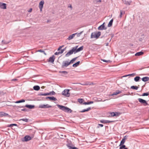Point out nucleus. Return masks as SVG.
I'll return each instance as SVG.
<instances>
[{
    "mask_svg": "<svg viewBox=\"0 0 149 149\" xmlns=\"http://www.w3.org/2000/svg\"><path fill=\"white\" fill-rule=\"evenodd\" d=\"M66 146L69 148V149H78L76 147H72L71 146V145L70 144H67Z\"/></svg>",
    "mask_w": 149,
    "mask_h": 149,
    "instance_id": "obj_17",
    "label": "nucleus"
},
{
    "mask_svg": "<svg viewBox=\"0 0 149 149\" xmlns=\"http://www.w3.org/2000/svg\"><path fill=\"white\" fill-rule=\"evenodd\" d=\"M49 94H48V93H43V96L48 95H49Z\"/></svg>",
    "mask_w": 149,
    "mask_h": 149,
    "instance_id": "obj_52",
    "label": "nucleus"
},
{
    "mask_svg": "<svg viewBox=\"0 0 149 149\" xmlns=\"http://www.w3.org/2000/svg\"><path fill=\"white\" fill-rule=\"evenodd\" d=\"M135 74H136L135 73H134L132 74H127V75L128 76H134Z\"/></svg>",
    "mask_w": 149,
    "mask_h": 149,
    "instance_id": "obj_49",
    "label": "nucleus"
},
{
    "mask_svg": "<svg viewBox=\"0 0 149 149\" xmlns=\"http://www.w3.org/2000/svg\"><path fill=\"white\" fill-rule=\"evenodd\" d=\"M101 35V32L98 31L96 32H93L92 33L91 38H96L97 39Z\"/></svg>",
    "mask_w": 149,
    "mask_h": 149,
    "instance_id": "obj_2",
    "label": "nucleus"
},
{
    "mask_svg": "<svg viewBox=\"0 0 149 149\" xmlns=\"http://www.w3.org/2000/svg\"><path fill=\"white\" fill-rule=\"evenodd\" d=\"M70 63L67 61H63L62 65V68H63L64 67H67L70 64Z\"/></svg>",
    "mask_w": 149,
    "mask_h": 149,
    "instance_id": "obj_6",
    "label": "nucleus"
},
{
    "mask_svg": "<svg viewBox=\"0 0 149 149\" xmlns=\"http://www.w3.org/2000/svg\"><path fill=\"white\" fill-rule=\"evenodd\" d=\"M0 8L3 9H6V4L2 2H0Z\"/></svg>",
    "mask_w": 149,
    "mask_h": 149,
    "instance_id": "obj_10",
    "label": "nucleus"
},
{
    "mask_svg": "<svg viewBox=\"0 0 149 149\" xmlns=\"http://www.w3.org/2000/svg\"><path fill=\"white\" fill-rule=\"evenodd\" d=\"M105 23L104 22L98 28V29L100 30H106L107 28L105 27L104 25Z\"/></svg>",
    "mask_w": 149,
    "mask_h": 149,
    "instance_id": "obj_8",
    "label": "nucleus"
},
{
    "mask_svg": "<svg viewBox=\"0 0 149 149\" xmlns=\"http://www.w3.org/2000/svg\"><path fill=\"white\" fill-rule=\"evenodd\" d=\"M39 108H51L52 107V106L49 105L48 104H47L46 105L45 104H41L39 106Z\"/></svg>",
    "mask_w": 149,
    "mask_h": 149,
    "instance_id": "obj_7",
    "label": "nucleus"
},
{
    "mask_svg": "<svg viewBox=\"0 0 149 149\" xmlns=\"http://www.w3.org/2000/svg\"><path fill=\"white\" fill-rule=\"evenodd\" d=\"M59 52H56L55 53H54V54L56 55H58L59 54Z\"/></svg>",
    "mask_w": 149,
    "mask_h": 149,
    "instance_id": "obj_53",
    "label": "nucleus"
},
{
    "mask_svg": "<svg viewBox=\"0 0 149 149\" xmlns=\"http://www.w3.org/2000/svg\"><path fill=\"white\" fill-rule=\"evenodd\" d=\"M43 93H40L38 94V95H42V96H43Z\"/></svg>",
    "mask_w": 149,
    "mask_h": 149,
    "instance_id": "obj_58",
    "label": "nucleus"
},
{
    "mask_svg": "<svg viewBox=\"0 0 149 149\" xmlns=\"http://www.w3.org/2000/svg\"><path fill=\"white\" fill-rule=\"evenodd\" d=\"M125 141L124 139H122V140L120 142L119 146H121V145H124V143Z\"/></svg>",
    "mask_w": 149,
    "mask_h": 149,
    "instance_id": "obj_38",
    "label": "nucleus"
},
{
    "mask_svg": "<svg viewBox=\"0 0 149 149\" xmlns=\"http://www.w3.org/2000/svg\"><path fill=\"white\" fill-rule=\"evenodd\" d=\"M91 109V107H88V108H87V109H84L82 110L81 111H80V112H81V113L86 112L88 111H89Z\"/></svg>",
    "mask_w": 149,
    "mask_h": 149,
    "instance_id": "obj_23",
    "label": "nucleus"
},
{
    "mask_svg": "<svg viewBox=\"0 0 149 149\" xmlns=\"http://www.w3.org/2000/svg\"><path fill=\"white\" fill-rule=\"evenodd\" d=\"M100 122L102 123H110L113 122V121H110L105 120H102L100 121Z\"/></svg>",
    "mask_w": 149,
    "mask_h": 149,
    "instance_id": "obj_11",
    "label": "nucleus"
},
{
    "mask_svg": "<svg viewBox=\"0 0 149 149\" xmlns=\"http://www.w3.org/2000/svg\"><path fill=\"white\" fill-rule=\"evenodd\" d=\"M128 136H125L124 137L123 139H124L125 141L127 139Z\"/></svg>",
    "mask_w": 149,
    "mask_h": 149,
    "instance_id": "obj_50",
    "label": "nucleus"
},
{
    "mask_svg": "<svg viewBox=\"0 0 149 149\" xmlns=\"http://www.w3.org/2000/svg\"><path fill=\"white\" fill-rule=\"evenodd\" d=\"M21 111H27V109H21Z\"/></svg>",
    "mask_w": 149,
    "mask_h": 149,
    "instance_id": "obj_55",
    "label": "nucleus"
},
{
    "mask_svg": "<svg viewBox=\"0 0 149 149\" xmlns=\"http://www.w3.org/2000/svg\"><path fill=\"white\" fill-rule=\"evenodd\" d=\"M68 7L70 8H71V10L72 9V5H70L68 6Z\"/></svg>",
    "mask_w": 149,
    "mask_h": 149,
    "instance_id": "obj_57",
    "label": "nucleus"
},
{
    "mask_svg": "<svg viewBox=\"0 0 149 149\" xmlns=\"http://www.w3.org/2000/svg\"><path fill=\"white\" fill-rule=\"evenodd\" d=\"M24 141H25L26 142L31 139V137L29 136H26L24 138Z\"/></svg>",
    "mask_w": 149,
    "mask_h": 149,
    "instance_id": "obj_14",
    "label": "nucleus"
},
{
    "mask_svg": "<svg viewBox=\"0 0 149 149\" xmlns=\"http://www.w3.org/2000/svg\"><path fill=\"white\" fill-rule=\"evenodd\" d=\"M17 79H12L11 81H17Z\"/></svg>",
    "mask_w": 149,
    "mask_h": 149,
    "instance_id": "obj_56",
    "label": "nucleus"
},
{
    "mask_svg": "<svg viewBox=\"0 0 149 149\" xmlns=\"http://www.w3.org/2000/svg\"><path fill=\"white\" fill-rule=\"evenodd\" d=\"M121 93V91H120L118 90L116 92H114L112 94V95H116L117 94Z\"/></svg>",
    "mask_w": 149,
    "mask_h": 149,
    "instance_id": "obj_24",
    "label": "nucleus"
},
{
    "mask_svg": "<svg viewBox=\"0 0 149 149\" xmlns=\"http://www.w3.org/2000/svg\"><path fill=\"white\" fill-rule=\"evenodd\" d=\"M115 114L116 115L115 116H118L119 115V114H118V113L117 112H115Z\"/></svg>",
    "mask_w": 149,
    "mask_h": 149,
    "instance_id": "obj_54",
    "label": "nucleus"
},
{
    "mask_svg": "<svg viewBox=\"0 0 149 149\" xmlns=\"http://www.w3.org/2000/svg\"><path fill=\"white\" fill-rule=\"evenodd\" d=\"M127 76H128L127 75H125V76H124L123 77H127Z\"/></svg>",
    "mask_w": 149,
    "mask_h": 149,
    "instance_id": "obj_64",
    "label": "nucleus"
},
{
    "mask_svg": "<svg viewBox=\"0 0 149 149\" xmlns=\"http://www.w3.org/2000/svg\"><path fill=\"white\" fill-rule=\"evenodd\" d=\"M13 126H17V125L16 124H10V125H8L7 126V127H13Z\"/></svg>",
    "mask_w": 149,
    "mask_h": 149,
    "instance_id": "obj_35",
    "label": "nucleus"
},
{
    "mask_svg": "<svg viewBox=\"0 0 149 149\" xmlns=\"http://www.w3.org/2000/svg\"><path fill=\"white\" fill-rule=\"evenodd\" d=\"M22 120L26 122H28L29 119L27 118H22L19 120V121Z\"/></svg>",
    "mask_w": 149,
    "mask_h": 149,
    "instance_id": "obj_34",
    "label": "nucleus"
},
{
    "mask_svg": "<svg viewBox=\"0 0 149 149\" xmlns=\"http://www.w3.org/2000/svg\"><path fill=\"white\" fill-rule=\"evenodd\" d=\"M80 84L84 86H85V85H93V83H90L89 82H87L84 84Z\"/></svg>",
    "mask_w": 149,
    "mask_h": 149,
    "instance_id": "obj_27",
    "label": "nucleus"
},
{
    "mask_svg": "<svg viewBox=\"0 0 149 149\" xmlns=\"http://www.w3.org/2000/svg\"><path fill=\"white\" fill-rule=\"evenodd\" d=\"M132 2V1L131 0H129L128 1L125 0L124 1V3L125 4H126V5H130Z\"/></svg>",
    "mask_w": 149,
    "mask_h": 149,
    "instance_id": "obj_19",
    "label": "nucleus"
},
{
    "mask_svg": "<svg viewBox=\"0 0 149 149\" xmlns=\"http://www.w3.org/2000/svg\"><path fill=\"white\" fill-rule=\"evenodd\" d=\"M44 2L42 0L39 3V7L40 9V11L42 10V9L43 7V5L44 4Z\"/></svg>",
    "mask_w": 149,
    "mask_h": 149,
    "instance_id": "obj_9",
    "label": "nucleus"
},
{
    "mask_svg": "<svg viewBox=\"0 0 149 149\" xmlns=\"http://www.w3.org/2000/svg\"><path fill=\"white\" fill-rule=\"evenodd\" d=\"M101 60L103 61V62H107V63H108V62H110V61L109 60H106L105 59H101Z\"/></svg>",
    "mask_w": 149,
    "mask_h": 149,
    "instance_id": "obj_48",
    "label": "nucleus"
},
{
    "mask_svg": "<svg viewBox=\"0 0 149 149\" xmlns=\"http://www.w3.org/2000/svg\"><path fill=\"white\" fill-rule=\"evenodd\" d=\"M37 52H40L43 53L44 54L46 55H47L46 53L45 52V51L44 50H42V49H40L38 50Z\"/></svg>",
    "mask_w": 149,
    "mask_h": 149,
    "instance_id": "obj_40",
    "label": "nucleus"
},
{
    "mask_svg": "<svg viewBox=\"0 0 149 149\" xmlns=\"http://www.w3.org/2000/svg\"><path fill=\"white\" fill-rule=\"evenodd\" d=\"M93 101H90L88 102H85L83 103V104L85 105L93 103Z\"/></svg>",
    "mask_w": 149,
    "mask_h": 149,
    "instance_id": "obj_37",
    "label": "nucleus"
},
{
    "mask_svg": "<svg viewBox=\"0 0 149 149\" xmlns=\"http://www.w3.org/2000/svg\"><path fill=\"white\" fill-rule=\"evenodd\" d=\"M48 93V94H49V95H54L56 93L53 91H52L51 92H50L49 93Z\"/></svg>",
    "mask_w": 149,
    "mask_h": 149,
    "instance_id": "obj_39",
    "label": "nucleus"
},
{
    "mask_svg": "<svg viewBox=\"0 0 149 149\" xmlns=\"http://www.w3.org/2000/svg\"><path fill=\"white\" fill-rule=\"evenodd\" d=\"M149 95V93H143L142 95V96H147L148 95Z\"/></svg>",
    "mask_w": 149,
    "mask_h": 149,
    "instance_id": "obj_43",
    "label": "nucleus"
},
{
    "mask_svg": "<svg viewBox=\"0 0 149 149\" xmlns=\"http://www.w3.org/2000/svg\"><path fill=\"white\" fill-rule=\"evenodd\" d=\"M33 89L35 91H38L40 90V87L38 85L35 86L33 87Z\"/></svg>",
    "mask_w": 149,
    "mask_h": 149,
    "instance_id": "obj_22",
    "label": "nucleus"
},
{
    "mask_svg": "<svg viewBox=\"0 0 149 149\" xmlns=\"http://www.w3.org/2000/svg\"><path fill=\"white\" fill-rule=\"evenodd\" d=\"M140 78L139 76H136L134 78V80L136 82H138L139 81Z\"/></svg>",
    "mask_w": 149,
    "mask_h": 149,
    "instance_id": "obj_29",
    "label": "nucleus"
},
{
    "mask_svg": "<svg viewBox=\"0 0 149 149\" xmlns=\"http://www.w3.org/2000/svg\"><path fill=\"white\" fill-rule=\"evenodd\" d=\"M9 42H6L4 40H3L2 41V43L3 44H7L9 43Z\"/></svg>",
    "mask_w": 149,
    "mask_h": 149,
    "instance_id": "obj_42",
    "label": "nucleus"
},
{
    "mask_svg": "<svg viewBox=\"0 0 149 149\" xmlns=\"http://www.w3.org/2000/svg\"><path fill=\"white\" fill-rule=\"evenodd\" d=\"M142 80L143 81L146 82L149 80V77H144L142 78Z\"/></svg>",
    "mask_w": 149,
    "mask_h": 149,
    "instance_id": "obj_21",
    "label": "nucleus"
},
{
    "mask_svg": "<svg viewBox=\"0 0 149 149\" xmlns=\"http://www.w3.org/2000/svg\"><path fill=\"white\" fill-rule=\"evenodd\" d=\"M57 106L59 109L65 112L71 113L72 111V110L70 109L67 107L59 104H57Z\"/></svg>",
    "mask_w": 149,
    "mask_h": 149,
    "instance_id": "obj_1",
    "label": "nucleus"
},
{
    "mask_svg": "<svg viewBox=\"0 0 149 149\" xmlns=\"http://www.w3.org/2000/svg\"><path fill=\"white\" fill-rule=\"evenodd\" d=\"M125 13V12L122 10H120V14L119 15V17L121 18L122 17V15L123 14H124Z\"/></svg>",
    "mask_w": 149,
    "mask_h": 149,
    "instance_id": "obj_33",
    "label": "nucleus"
},
{
    "mask_svg": "<svg viewBox=\"0 0 149 149\" xmlns=\"http://www.w3.org/2000/svg\"><path fill=\"white\" fill-rule=\"evenodd\" d=\"M55 58L54 56L53 55L52 56L50 57L49 59L48 62H50L52 63H53L54 61Z\"/></svg>",
    "mask_w": 149,
    "mask_h": 149,
    "instance_id": "obj_12",
    "label": "nucleus"
},
{
    "mask_svg": "<svg viewBox=\"0 0 149 149\" xmlns=\"http://www.w3.org/2000/svg\"><path fill=\"white\" fill-rule=\"evenodd\" d=\"M105 45L106 46H108L109 45V43L108 42H107V43H105Z\"/></svg>",
    "mask_w": 149,
    "mask_h": 149,
    "instance_id": "obj_61",
    "label": "nucleus"
},
{
    "mask_svg": "<svg viewBox=\"0 0 149 149\" xmlns=\"http://www.w3.org/2000/svg\"><path fill=\"white\" fill-rule=\"evenodd\" d=\"M8 114L4 112H0V117H2L3 116H8Z\"/></svg>",
    "mask_w": 149,
    "mask_h": 149,
    "instance_id": "obj_20",
    "label": "nucleus"
},
{
    "mask_svg": "<svg viewBox=\"0 0 149 149\" xmlns=\"http://www.w3.org/2000/svg\"><path fill=\"white\" fill-rule=\"evenodd\" d=\"M25 100H24L22 99L17 101H16L15 103H18L21 102H25Z\"/></svg>",
    "mask_w": 149,
    "mask_h": 149,
    "instance_id": "obj_32",
    "label": "nucleus"
},
{
    "mask_svg": "<svg viewBox=\"0 0 149 149\" xmlns=\"http://www.w3.org/2000/svg\"><path fill=\"white\" fill-rule=\"evenodd\" d=\"M75 49H74V47H72V49L70 50L65 55L66 57L69 56L70 55L72 54L73 53L75 54Z\"/></svg>",
    "mask_w": 149,
    "mask_h": 149,
    "instance_id": "obj_4",
    "label": "nucleus"
},
{
    "mask_svg": "<svg viewBox=\"0 0 149 149\" xmlns=\"http://www.w3.org/2000/svg\"><path fill=\"white\" fill-rule=\"evenodd\" d=\"M32 10V9L30 8L29 9V12H31V11Z\"/></svg>",
    "mask_w": 149,
    "mask_h": 149,
    "instance_id": "obj_62",
    "label": "nucleus"
},
{
    "mask_svg": "<svg viewBox=\"0 0 149 149\" xmlns=\"http://www.w3.org/2000/svg\"><path fill=\"white\" fill-rule=\"evenodd\" d=\"M96 2H101V0H96Z\"/></svg>",
    "mask_w": 149,
    "mask_h": 149,
    "instance_id": "obj_59",
    "label": "nucleus"
},
{
    "mask_svg": "<svg viewBox=\"0 0 149 149\" xmlns=\"http://www.w3.org/2000/svg\"><path fill=\"white\" fill-rule=\"evenodd\" d=\"M98 126L97 127V128H99V127H103V126H104L102 124H98Z\"/></svg>",
    "mask_w": 149,
    "mask_h": 149,
    "instance_id": "obj_47",
    "label": "nucleus"
},
{
    "mask_svg": "<svg viewBox=\"0 0 149 149\" xmlns=\"http://www.w3.org/2000/svg\"><path fill=\"white\" fill-rule=\"evenodd\" d=\"M78 57H76L74 58H73L72 60H71L70 62H69L70 63V64L71 63H72L74 62L76 60V59Z\"/></svg>",
    "mask_w": 149,
    "mask_h": 149,
    "instance_id": "obj_36",
    "label": "nucleus"
},
{
    "mask_svg": "<svg viewBox=\"0 0 149 149\" xmlns=\"http://www.w3.org/2000/svg\"><path fill=\"white\" fill-rule=\"evenodd\" d=\"M113 19H112L109 22L108 25V27H110L111 26H112L113 22Z\"/></svg>",
    "mask_w": 149,
    "mask_h": 149,
    "instance_id": "obj_26",
    "label": "nucleus"
},
{
    "mask_svg": "<svg viewBox=\"0 0 149 149\" xmlns=\"http://www.w3.org/2000/svg\"><path fill=\"white\" fill-rule=\"evenodd\" d=\"M139 40L141 41H142V38H139Z\"/></svg>",
    "mask_w": 149,
    "mask_h": 149,
    "instance_id": "obj_63",
    "label": "nucleus"
},
{
    "mask_svg": "<svg viewBox=\"0 0 149 149\" xmlns=\"http://www.w3.org/2000/svg\"><path fill=\"white\" fill-rule=\"evenodd\" d=\"M78 46H77L74 47V49H75V53H76L77 52H79L82 50L83 49V46H81V47L77 49Z\"/></svg>",
    "mask_w": 149,
    "mask_h": 149,
    "instance_id": "obj_5",
    "label": "nucleus"
},
{
    "mask_svg": "<svg viewBox=\"0 0 149 149\" xmlns=\"http://www.w3.org/2000/svg\"><path fill=\"white\" fill-rule=\"evenodd\" d=\"M25 107L30 109H32L34 108L35 106L32 105L26 104L25 105Z\"/></svg>",
    "mask_w": 149,
    "mask_h": 149,
    "instance_id": "obj_18",
    "label": "nucleus"
},
{
    "mask_svg": "<svg viewBox=\"0 0 149 149\" xmlns=\"http://www.w3.org/2000/svg\"><path fill=\"white\" fill-rule=\"evenodd\" d=\"M70 90L69 89H65L62 92V94L66 97H68L70 96V94L69 92Z\"/></svg>",
    "mask_w": 149,
    "mask_h": 149,
    "instance_id": "obj_3",
    "label": "nucleus"
},
{
    "mask_svg": "<svg viewBox=\"0 0 149 149\" xmlns=\"http://www.w3.org/2000/svg\"><path fill=\"white\" fill-rule=\"evenodd\" d=\"M120 146V149H127L124 145H121V146Z\"/></svg>",
    "mask_w": 149,
    "mask_h": 149,
    "instance_id": "obj_31",
    "label": "nucleus"
},
{
    "mask_svg": "<svg viewBox=\"0 0 149 149\" xmlns=\"http://www.w3.org/2000/svg\"><path fill=\"white\" fill-rule=\"evenodd\" d=\"M64 52V50H62V49L59 52L60 54H61L63 53Z\"/></svg>",
    "mask_w": 149,
    "mask_h": 149,
    "instance_id": "obj_51",
    "label": "nucleus"
},
{
    "mask_svg": "<svg viewBox=\"0 0 149 149\" xmlns=\"http://www.w3.org/2000/svg\"><path fill=\"white\" fill-rule=\"evenodd\" d=\"M59 72L60 73H62L64 74L65 75L67 74H68V72L66 71H60Z\"/></svg>",
    "mask_w": 149,
    "mask_h": 149,
    "instance_id": "obj_41",
    "label": "nucleus"
},
{
    "mask_svg": "<svg viewBox=\"0 0 149 149\" xmlns=\"http://www.w3.org/2000/svg\"><path fill=\"white\" fill-rule=\"evenodd\" d=\"M83 31H82L79 33H77L76 34L77 35V36L78 37L79 36H80V35L83 33Z\"/></svg>",
    "mask_w": 149,
    "mask_h": 149,
    "instance_id": "obj_46",
    "label": "nucleus"
},
{
    "mask_svg": "<svg viewBox=\"0 0 149 149\" xmlns=\"http://www.w3.org/2000/svg\"><path fill=\"white\" fill-rule=\"evenodd\" d=\"M64 45H62L61 46H60L59 47L61 49L62 48V47H64Z\"/></svg>",
    "mask_w": 149,
    "mask_h": 149,
    "instance_id": "obj_60",
    "label": "nucleus"
},
{
    "mask_svg": "<svg viewBox=\"0 0 149 149\" xmlns=\"http://www.w3.org/2000/svg\"><path fill=\"white\" fill-rule=\"evenodd\" d=\"M143 54V52H140L136 53L135 54V56H141Z\"/></svg>",
    "mask_w": 149,
    "mask_h": 149,
    "instance_id": "obj_25",
    "label": "nucleus"
},
{
    "mask_svg": "<svg viewBox=\"0 0 149 149\" xmlns=\"http://www.w3.org/2000/svg\"><path fill=\"white\" fill-rule=\"evenodd\" d=\"M138 100L139 102L141 103L145 104L146 105H146L148 104L146 101L144 100H143L141 98H139L138 99Z\"/></svg>",
    "mask_w": 149,
    "mask_h": 149,
    "instance_id": "obj_13",
    "label": "nucleus"
},
{
    "mask_svg": "<svg viewBox=\"0 0 149 149\" xmlns=\"http://www.w3.org/2000/svg\"><path fill=\"white\" fill-rule=\"evenodd\" d=\"M77 33H76L70 35L68 38L67 39L68 40H70L72 39Z\"/></svg>",
    "mask_w": 149,
    "mask_h": 149,
    "instance_id": "obj_15",
    "label": "nucleus"
},
{
    "mask_svg": "<svg viewBox=\"0 0 149 149\" xmlns=\"http://www.w3.org/2000/svg\"><path fill=\"white\" fill-rule=\"evenodd\" d=\"M115 112H112L110 113V115L111 116H116V115L115 114Z\"/></svg>",
    "mask_w": 149,
    "mask_h": 149,
    "instance_id": "obj_45",
    "label": "nucleus"
},
{
    "mask_svg": "<svg viewBox=\"0 0 149 149\" xmlns=\"http://www.w3.org/2000/svg\"><path fill=\"white\" fill-rule=\"evenodd\" d=\"M83 100L82 99H79L78 100V102L80 103H82L83 102Z\"/></svg>",
    "mask_w": 149,
    "mask_h": 149,
    "instance_id": "obj_44",
    "label": "nucleus"
},
{
    "mask_svg": "<svg viewBox=\"0 0 149 149\" xmlns=\"http://www.w3.org/2000/svg\"><path fill=\"white\" fill-rule=\"evenodd\" d=\"M80 63V62L79 61H78L76 63L72 65V66L74 67H77L79 65Z\"/></svg>",
    "mask_w": 149,
    "mask_h": 149,
    "instance_id": "obj_28",
    "label": "nucleus"
},
{
    "mask_svg": "<svg viewBox=\"0 0 149 149\" xmlns=\"http://www.w3.org/2000/svg\"><path fill=\"white\" fill-rule=\"evenodd\" d=\"M139 88L138 86H132L131 87V88L132 89H135L137 90Z\"/></svg>",
    "mask_w": 149,
    "mask_h": 149,
    "instance_id": "obj_30",
    "label": "nucleus"
},
{
    "mask_svg": "<svg viewBox=\"0 0 149 149\" xmlns=\"http://www.w3.org/2000/svg\"><path fill=\"white\" fill-rule=\"evenodd\" d=\"M46 99H49L50 100H53V101H56L57 100V99L53 96L52 97H47L46 98Z\"/></svg>",
    "mask_w": 149,
    "mask_h": 149,
    "instance_id": "obj_16",
    "label": "nucleus"
}]
</instances>
